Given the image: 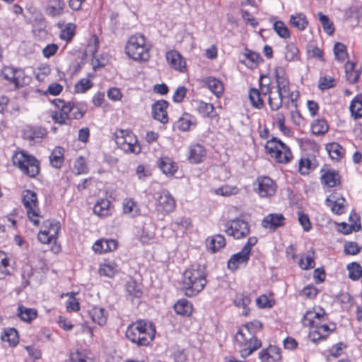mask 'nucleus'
<instances>
[{"mask_svg":"<svg viewBox=\"0 0 362 362\" xmlns=\"http://www.w3.org/2000/svg\"><path fill=\"white\" fill-rule=\"evenodd\" d=\"M13 163L23 174L30 177H35L40 172V165L37 159L23 151L17 152L13 156Z\"/></svg>","mask_w":362,"mask_h":362,"instance_id":"5","label":"nucleus"},{"mask_svg":"<svg viewBox=\"0 0 362 362\" xmlns=\"http://www.w3.org/2000/svg\"><path fill=\"white\" fill-rule=\"evenodd\" d=\"M198 110L200 113H202L205 117H214V105L211 103H206L204 102H200L198 105Z\"/></svg>","mask_w":362,"mask_h":362,"instance_id":"57","label":"nucleus"},{"mask_svg":"<svg viewBox=\"0 0 362 362\" xmlns=\"http://www.w3.org/2000/svg\"><path fill=\"white\" fill-rule=\"evenodd\" d=\"M53 103L57 109H62L63 110V114L65 113L66 117H69L71 122L72 119H80L84 115V111L71 102L66 103L60 99H57L53 101Z\"/></svg>","mask_w":362,"mask_h":362,"instance_id":"11","label":"nucleus"},{"mask_svg":"<svg viewBox=\"0 0 362 362\" xmlns=\"http://www.w3.org/2000/svg\"><path fill=\"white\" fill-rule=\"evenodd\" d=\"M291 24L300 30H303L307 27L308 22L306 16L303 13L291 15L290 18Z\"/></svg>","mask_w":362,"mask_h":362,"instance_id":"38","label":"nucleus"},{"mask_svg":"<svg viewBox=\"0 0 362 362\" xmlns=\"http://www.w3.org/2000/svg\"><path fill=\"white\" fill-rule=\"evenodd\" d=\"M286 97V96L284 95H281L278 92L277 95H275L274 96L269 95L268 98V103L270 108L274 111L278 110L282 106L283 99Z\"/></svg>","mask_w":362,"mask_h":362,"instance_id":"54","label":"nucleus"},{"mask_svg":"<svg viewBox=\"0 0 362 362\" xmlns=\"http://www.w3.org/2000/svg\"><path fill=\"white\" fill-rule=\"evenodd\" d=\"M92 87L91 81L88 78L81 79L75 86L77 93H84Z\"/></svg>","mask_w":362,"mask_h":362,"instance_id":"63","label":"nucleus"},{"mask_svg":"<svg viewBox=\"0 0 362 362\" xmlns=\"http://www.w3.org/2000/svg\"><path fill=\"white\" fill-rule=\"evenodd\" d=\"M28 83V78L25 76L23 70L17 69L14 80V86L16 88L23 87Z\"/></svg>","mask_w":362,"mask_h":362,"instance_id":"55","label":"nucleus"},{"mask_svg":"<svg viewBox=\"0 0 362 362\" xmlns=\"http://www.w3.org/2000/svg\"><path fill=\"white\" fill-rule=\"evenodd\" d=\"M284 217L281 214H270L262 221V226L267 228H276L284 225Z\"/></svg>","mask_w":362,"mask_h":362,"instance_id":"23","label":"nucleus"},{"mask_svg":"<svg viewBox=\"0 0 362 362\" xmlns=\"http://www.w3.org/2000/svg\"><path fill=\"white\" fill-rule=\"evenodd\" d=\"M64 112L62 109H58L52 112V119L54 122V123L59 124L60 125H70L71 123L69 121V117H66V114H63Z\"/></svg>","mask_w":362,"mask_h":362,"instance_id":"49","label":"nucleus"},{"mask_svg":"<svg viewBox=\"0 0 362 362\" xmlns=\"http://www.w3.org/2000/svg\"><path fill=\"white\" fill-rule=\"evenodd\" d=\"M49 160L53 167L56 168H60L64 162L62 148L60 147L56 148L49 156Z\"/></svg>","mask_w":362,"mask_h":362,"instance_id":"42","label":"nucleus"},{"mask_svg":"<svg viewBox=\"0 0 362 362\" xmlns=\"http://www.w3.org/2000/svg\"><path fill=\"white\" fill-rule=\"evenodd\" d=\"M257 243L255 236L250 237L242 250L233 255L228 261V267L230 270H236L240 265H245L250 259L252 247Z\"/></svg>","mask_w":362,"mask_h":362,"instance_id":"6","label":"nucleus"},{"mask_svg":"<svg viewBox=\"0 0 362 362\" xmlns=\"http://www.w3.org/2000/svg\"><path fill=\"white\" fill-rule=\"evenodd\" d=\"M249 98L254 107L258 109H261L263 107L264 103L259 90L251 88L249 92Z\"/></svg>","mask_w":362,"mask_h":362,"instance_id":"48","label":"nucleus"},{"mask_svg":"<svg viewBox=\"0 0 362 362\" xmlns=\"http://www.w3.org/2000/svg\"><path fill=\"white\" fill-rule=\"evenodd\" d=\"M298 264L300 268L305 270L313 268L315 267L313 256L308 255L305 257L300 258Z\"/></svg>","mask_w":362,"mask_h":362,"instance_id":"59","label":"nucleus"},{"mask_svg":"<svg viewBox=\"0 0 362 362\" xmlns=\"http://www.w3.org/2000/svg\"><path fill=\"white\" fill-rule=\"evenodd\" d=\"M317 329L310 331L309 334V337L314 342L327 337L334 329V325H333L332 328H330L327 325L323 324L320 327H317Z\"/></svg>","mask_w":362,"mask_h":362,"instance_id":"26","label":"nucleus"},{"mask_svg":"<svg viewBox=\"0 0 362 362\" xmlns=\"http://www.w3.org/2000/svg\"><path fill=\"white\" fill-rule=\"evenodd\" d=\"M319 20L322 23V28L326 33L331 35L334 32V25L329 18L322 13L319 12Z\"/></svg>","mask_w":362,"mask_h":362,"instance_id":"53","label":"nucleus"},{"mask_svg":"<svg viewBox=\"0 0 362 362\" xmlns=\"http://www.w3.org/2000/svg\"><path fill=\"white\" fill-rule=\"evenodd\" d=\"M65 4L62 0H50L47 8V13L52 16H57L62 13Z\"/></svg>","mask_w":362,"mask_h":362,"instance_id":"33","label":"nucleus"},{"mask_svg":"<svg viewBox=\"0 0 362 362\" xmlns=\"http://www.w3.org/2000/svg\"><path fill=\"white\" fill-rule=\"evenodd\" d=\"M322 182L329 187H334L339 184V176L334 171H328L321 177Z\"/></svg>","mask_w":362,"mask_h":362,"instance_id":"35","label":"nucleus"},{"mask_svg":"<svg viewBox=\"0 0 362 362\" xmlns=\"http://www.w3.org/2000/svg\"><path fill=\"white\" fill-rule=\"evenodd\" d=\"M350 112L351 115L358 119L362 117V96L357 95L351 103Z\"/></svg>","mask_w":362,"mask_h":362,"instance_id":"37","label":"nucleus"},{"mask_svg":"<svg viewBox=\"0 0 362 362\" xmlns=\"http://www.w3.org/2000/svg\"><path fill=\"white\" fill-rule=\"evenodd\" d=\"M326 150L332 160H339L344 154V149L338 143H330L326 145Z\"/></svg>","mask_w":362,"mask_h":362,"instance_id":"32","label":"nucleus"},{"mask_svg":"<svg viewBox=\"0 0 362 362\" xmlns=\"http://www.w3.org/2000/svg\"><path fill=\"white\" fill-rule=\"evenodd\" d=\"M265 148L271 157L274 158L277 163L286 164L293 158L290 148L276 137L267 141Z\"/></svg>","mask_w":362,"mask_h":362,"instance_id":"4","label":"nucleus"},{"mask_svg":"<svg viewBox=\"0 0 362 362\" xmlns=\"http://www.w3.org/2000/svg\"><path fill=\"white\" fill-rule=\"evenodd\" d=\"M254 328H262V323L256 321L253 323L247 324L243 326L235 335V341L240 347L245 348L252 339Z\"/></svg>","mask_w":362,"mask_h":362,"instance_id":"12","label":"nucleus"},{"mask_svg":"<svg viewBox=\"0 0 362 362\" xmlns=\"http://www.w3.org/2000/svg\"><path fill=\"white\" fill-rule=\"evenodd\" d=\"M299 51L296 45L293 43H289L286 47L285 58L288 62H292L298 59Z\"/></svg>","mask_w":362,"mask_h":362,"instance_id":"51","label":"nucleus"},{"mask_svg":"<svg viewBox=\"0 0 362 362\" xmlns=\"http://www.w3.org/2000/svg\"><path fill=\"white\" fill-rule=\"evenodd\" d=\"M155 238L154 227L151 223L145 224L141 235V240L143 243L148 244Z\"/></svg>","mask_w":362,"mask_h":362,"instance_id":"45","label":"nucleus"},{"mask_svg":"<svg viewBox=\"0 0 362 362\" xmlns=\"http://www.w3.org/2000/svg\"><path fill=\"white\" fill-rule=\"evenodd\" d=\"M345 199L337 193L332 194L326 199V204L333 213L340 215L344 212Z\"/></svg>","mask_w":362,"mask_h":362,"instance_id":"17","label":"nucleus"},{"mask_svg":"<svg viewBox=\"0 0 362 362\" xmlns=\"http://www.w3.org/2000/svg\"><path fill=\"white\" fill-rule=\"evenodd\" d=\"M123 210L125 214L132 216L138 215L139 212L137 204L132 199H126L124 201Z\"/></svg>","mask_w":362,"mask_h":362,"instance_id":"46","label":"nucleus"},{"mask_svg":"<svg viewBox=\"0 0 362 362\" xmlns=\"http://www.w3.org/2000/svg\"><path fill=\"white\" fill-rule=\"evenodd\" d=\"M17 315L21 320L26 322H30L37 317V312L35 309L28 308L23 305H19L18 308Z\"/></svg>","mask_w":362,"mask_h":362,"instance_id":"30","label":"nucleus"},{"mask_svg":"<svg viewBox=\"0 0 362 362\" xmlns=\"http://www.w3.org/2000/svg\"><path fill=\"white\" fill-rule=\"evenodd\" d=\"M74 28H75V26L73 24H71V23L68 24L66 26V28L61 31V33L59 35L60 38L62 40H64L66 41L71 40L74 35Z\"/></svg>","mask_w":362,"mask_h":362,"instance_id":"61","label":"nucleus"},{"mask_svg":"<svg viewBox=\"0 0 362 362\" xmlns=\"http://www.w3.org/2000/svg\"><path fill=\"white\" fill-rule=\"evenodd\" d=\"M175 311L181 315L189 316L192 313V305L186 299L179 300L174 305Z\"/></svg>","mask_w":362,"mask_h":362,"instance_id":"31","label":"nucleus"},{"mask_svg":"<svg viewBox=\"0 0 362 362\" xmlns=\"http://www.w3.org/2000/svg\"><path fill=\"white\" fill-rule=\"evenodd\" d=\"M191 226V221L189 218L180 217L177 218L172 224V228L173 230L181 228H188Z\"/></svg>","mask_w":362,"mask_h":362,"instance_id":"60","label":"nucleus"},{"mask_svg":"<svg viewBox=\"0 0 362 362\" xmlns=\"http://www.w3.org/2000/svg\"><path fill=\"white\" fill-rule=\"evenodd\" d=\"M118 270V267L114 263L103 264L100 266L99 274L101 276L112 278Z\"/></svg>","mask_w":362,"mask_h":362,"instance_id":"43","label":"nucleus"},{"mask_svg":"<svg viewBox=\"0 0 362 362\" xmlns=\"http://www.w3.org/2000/svg\"><path fill=\"white\" fill-rule=\"evenodd\" d=\"M206 157V151L199 144L192 146L189 149V160L191 163H199L204 160Z\"/></svg>","mask_w":362,"mask_h":362,"instance_id":"25","label":"nucleus"},{"mask_svg":"<svg viewBox=\"0 0 362 362\" xmlns=\"http://www.w3.org/2000/svg\"><path fill=\"white\" fill-rule=\"evenodd\" d=\"M22 202L26 209L27 215L30 221L34 225L38 226L40 223L38 218L41 217V216L40 215L36 193L28 189L24 190L22 193Z\"/></svg>","mask_w":362,"mask_h":362,"instance_id":"7","label":"nucleus"},{"mask_svg":"<svg viewBox=\"0 0 362 362\" xmlns=\"http://www.w3.org/2000/svg\"><path fill=\"white\" fill-rule=\"evenodd\" d=\"M274 29L276 33L282 38L286 39L290 37V32L288 28L281 21H276L274 24Z\"/></svg>","mask_w":362,"mask_h":362,"instance_id":"56","label":"nucleus"},{"mask_svg":"<svg viewBox=\"0 0 362 362\" xmlns=\"http://www.w3.org/2000/svg\"><path fill=\"white\" fill-rule=\"evenodd\" d=\"M16 70L17 69H15L11 66H5L2 69L1 74L6 80L9 81L10 83H13Z\"/></svg>","mask_w":362,"mask_h":362,"instance_id":"62","label":"nucleus"},{"mask_svg":"<svg viewBox=\"0 0 362 362\" xmlns=\"http://www.w3.org/2000/svg\"><path fill=\"white\" fill-rule=\"evenodd\" d=\"M239 189L235 186L224 185L216 189V194L221 196H230L238 194Z\"/></svg>","mask_w":362,"mask_h":362,"instance_id":"58","label":"nucleus"},{"mask_svg":"<svg viewBox=\"0 0 362 362\" xmlns=\"http://www.w3.org/2000/svg\"><path fill=\"white\" fill-rule=\"evenodd\" d=\"M275 78L277 84V92L281 95L288 97L290 95L289 81L282 67H276L274 69Z\"/></svg>","mask_w":362,"mask_h":362,"instance_id":"15","label":"nucleus"},{"mask_svg":"<svg viewBox=\"0 0 362 362\" xmlns=\"http://www.w3.org/2000/svg\"><path fill=\"white\" fill-rule=\"evenodd\" d=\"M168 103L165 100H160L152 105L153 117L163 124L168 122V113L166 111Z\"/></svg>","mask_w":362,"mask_h":362,"instance_id":"16","label":"nucleus"},{"mask_svg":"<svg viewBox=\"0 0 362 362\" xmlns=\"http://www.w3.org/2000/svg\"><path fill=\"white\" fill-rule=\"evenodd\" d=\"M328 129V124L325 119H317L312 124V132L315 135L325 134Z\"/></svg>","mask_w":362,"mask_h":362,"instance_id":"47","label":"nucleus"},{"mask_svg":"<svg viewBox=\"0 0 362 362\" xmlns=\"http://www.w3.org/2000/svg\"><path fill=\"white\" fill-rule=\"evenodd\" d=\"M250 297L248 295L244 293L237 294L234 299V304L237 307H242L243 308V315H248L250 309L247 308V305L250 303Z\"/></svg>","mask_w":362,"mask_h":362,"instance_id":"34","label":"nucleus"},{"mask_svg":"<svg viewBox=\"0 0 362 362\" xmlns=\"http://www.w3.org/2000/svg\"><path fill=\"white\" fill-rule=\"evenodd\" d=\"M156 334V327L151 322L137 320L129 325L126 331V337L138 346H148Z\"/></svg>","mask_w":362,"mask_h":362,"instance_id":"2","label":"nucleus"},{"mask_svg":"<svg viewBox=\"0 0 362 362\" xmlns=\"http://www.w3.org/2000/svg\"><path fill=\"white\" fill-rule=\"evenodd\" d=\"M349 277L352 280H358L362 276V267L360 264L352 262L347 265Z\"/></svg>","mask_w":362,"mask_h":362,"instance_id":"50","label":"nucleus"},{"mask_svg":"<svg viewBox=\"0 0 362 362\" xmlns=\"http://www.w3.org/2000/svg\"><path fill=\"white\" fill-rule=\"evenodd\" d=\"M127 54L134 60H148L149 57V45L143 35H132L126 45Z\"/></svg>","mask_w":362,"mask_h":362,"instance_id":"3","label":"nucleus"},{"mask_svg":"<svg viewBox=\"0 0 362 362\" xmlns=\"http://www.w3.org/2000/svg\"><path fill=\"white\" fill-rule=\"evenodd\" d=\"M206 284V273L201 265L192 266L182 274L180 288L185 295L192 297L199 293Z\"/></svg>","mask_w":362,"mask_h":362,"instance_id":"1","label":"nucleus"},{"mask_svg":"<svg viewBox=\"0 0 362 362\" xmlns=\"http://www.w3.org/2000/svg\"><path fill=\"white\" fill-rule=\"evenodd\" d=\"M46 134V130L40 127H28L24 132V136L30 141H37Z\"/></svg>","mask_w":362,"mask_h":362,"instance_id":"29","label":"nucleus"},{"mask_svg":"<svg viewBox=\"0 0 362 362\" xmlns=\"http://www.w3.org/2000/svg\"><path fill=\"white\" fill-rule=\"evenodd\" d=\"M262 346L260 340L255 337L254 332H252V339H251L249 344L245 348L242 349L240 351L241 356L247 357L250 356L254 351L258 349Z\"/></svg>","mask_w":362,"mask_h":362,"instance_id":"39","label":"nucleus"},{"mask_svg":"<svg viewBox=\"0 0 362 362\" xmlns=\"http://www.w3.org/2000/svg\"><path fill=\"white\" fill-rule=\"evenodd\" d=\"M1 339L4 341H7L12 346H16L18 342V332L14 328H10L5 330L4 334L1 336Z\"/></svg>","mask_w":362,"mask_h":362,"instance_id":"44","label":"nucleus"},{"mask_svg":"<svg viewBox=\"0 0 362 362\" xmlns=\"http://www.w3.org/2000/svg\"><path fill=\"white\" fill-rule=\"evenodd\" d=\"M90 315L93 321L100 326H103L107 322V313L100 307H94L90 310Z\"/></svg>","mask_w":362,"mask_h":362,"instance_id":"28","label":"nucleus"},{"mask_svg":"<svg viewBox=\"0 0 362 362\" xmlns=\"http://www.w3.org/2000/svg\"><path fill=\"white\" fill-rule=\"evenodd\" d=\"M203 85L208 88L216 97L219 98L223 93V83L213 76H209L202 80Z\"/></svg>","mask_w":362,"mask_h":362,"instance_id":"20","label":"nucleus"},{"mask_svg":"<svg viewBox=\"0 0 362 362\" xmlns=\"http://www.w3.org/2000/svg\"><path fill=\"white\" fill-rule=\"evenodd\" d=\"M166 59L169 65L180 72H184L186 69V63L177 51H170L166 54Z\"/></svg>","mask_w":362,"mask_h":362,"instance_id":"18","label":"nucleus"},{"mask_svg":"<svg viewBox=\"0 0 362 362\" xmlns=\"http://www.w3.org/2000/svg\"><path fill=\"white\" fill-rule=\"evenodd\" d=\"M320 312H316L315 310H308L304 315L302 319V323L305 327L310 328V331L313 329H317V327H320L323 325L322 322L325 320L326 313L323 310H320Z\"/></svg>","mask_w":362,"mask_h":362,"instance_id":"14","label":"nucleus"},{"mask_svg":"<svg viewBox=\"0 0 362 362\" xmlns=\"http://www.w3.org/2000/svg\"><path fill=\"white\" fill-rule=\"evenodd\" d=\"M206 245L213 252L219 251L226 246V239L223 235L217 234L207 239Z\"/></svg>","mask_w":362,"mask_h":362,"instance_id":"27","label":"nucleus"},{"mask_svg":"<svg viewBox=\"0 0 362 362\" xmlns=\"http://www.w3.org/2000/svg\"><path fill=\"white\" fill-rule=\"evenodd\" d=\"M192 124V120L189 115H185L179 119L177 122V127L182 131H188Z\"/></svg>","mask_w":362,"mask_h":362,"instance_id":"64","label":"nucleus"},{"mask_svg":"<svg viewBox=\"0 0 362 362\" xmlns=\"http://www.w3.org/2000/svg\"><path fill=\"white\" fill-rule=\"evenodd\" d=\"M259 358L262 362H280L281 361V351L276 346H270L259 353Z\"/></svg>","mask_w":362,"mask_h":362,"instance_id":"19","label":"nucleus"},{"mask_svg":"<svg viewBox=\"0 0 362 362\" xmlns=\"http://www.w3.org/2000/svg\"><path fill=\"white\" fill-rule=\"evenodd\" d=\"M59 230V222L47 220L43 222L38 234V239L43 244L49 243L57 238Z\"/></svg>","mask_w":362,"mask_h":362,"instance_id":"9","label":"nucleus"},{"mask_svg":"<svg viewBox=\"0 0 362 362\" xmlns=\"http://www.w3.org/2000/svg\"><path fill=\"white\" fill-rule=\"evenodd\" d=\"M257 186L255 191L261 197H269L273 196L276 191L274 182L267 176L258 177L254 184Z\"/></svg>","mask_w":362,"mask_h":362,"instance_id":"10","label":"nucleus"},{"mask_svg":"<svg viewBox=\"0 0 362 362\" xmlns=\"http://www.w3.org/2000/svg\"><path fill=\"white\" fill-rule=\"evenodd\" d=\"M117 242L115 240H99L93 245V250L95 253L101 254L115 250Z\"/></svg>","mask_w":362,"mask_h":362,"instance_id":"21","label":"nucleus"},{"mask_svg":"<svg viewBox=\"0 0 362 362\" xmlns=\"http://www.w3.org/2000/svg\"><path fill=\"white\" fill-rule=\"evenodd\" d=\"M159 169L166 175H173L177 170V166L168 157H162L157 162Z\"/></svg>","mask_w":362,"mask_h":362,"instance_id":"22","label":"nucleus"},{"mask_svg":"<svg viewBox=\"0 0 362 362\" xmlns=\"http://www.w3.org/2000/svg\"><path fill=\"white\" fill-rule=\"evenodd\" d=\"M316 168L315 160L309 158H303L299 161V172L301 175H307L310 170Z\"/></svg>","mask_w":362,"mask_h":362,"instance_id":"40","label":"nucleus"},{"mask_svg":"<svg viewBox=\"0 0 362 362\" xmlns=\"http://www.w3.org/2000/svg\"><path fill=\"white\" fill-rule=\"evenodd\" d=\"M225 233L234 239L245 238L250 233V226L243 219L236 218L227 221L224 226Z\"/></svg>","mask_w":362,"mask_h":362,"instance_id":"8","label":"nucleus"},{"mask_svg":"<svg viewBox=\"0 0 362 362\" xmlns=\"http://www.w3.org/2000/svg\"><path fill=\"white\" fill-rule=\"evenodd\" d=\"M156 207L158 211L169 213L175 208V201L168 190L163 189L157 194Z\"/></svg>","mask_w":362,"mask_h":362,"instance_id":"13","label":"nucleus"},{"mask_svg":"<svg viewBox=\"0 0 362 362\" xmlns=\"http://www.w3.org/2000/svg\"><path fill=\"white\" fill-rule=\"evenodd\" d=\"M125 289L128 295L132 298H140L142 294L140 285L134 280L127 282Z\"/></svg>","mask_w":362,"mask_h":362,"instance_id":"41","label":"nucleus"},{"mask_svg":"<svg viewBox=\"0 0 362 362\" xmlns=\"http://www.w3.org/2000/svg\"><path fill=\"white\" fill-rule=\"evenodd\" d=\"M110 204L107 199H101L95 204L93 211L98 216H107L110 213Z\"/></svg>","mask_w":362,"mask_h":362,"instance_id":"36","label":"nucleus"},{"mask_svg":"<svg viewBox=\"0 0 362 362\" xmlns=\"http://www.w3.org/2000/svg\"><path fill=\"white\" fill-rule=\"evenodd\" d=\"M334 54L335 57L339 62H344L347 58L348 54L346 52V46L341 42H337L334 45L333 48Z\"/></svg>","mask_w":362,"mask_h":362,"instance_id":"52","label":"nucleus"},{"mask_svg":"<svg viewBox=\"0 0 362 362\" xmlns=\"http://www.w3.org/2000/svg\"><path fill=\"white\" fill-rule=\"evenodd\" d=\"M13 267L10 263V259L7 255L0 251V279H4L12 274Z\"/></svg>","mask_w":362,"mask_h":362,"instance_id":"24","label":"nucleus"}]
</instances>
